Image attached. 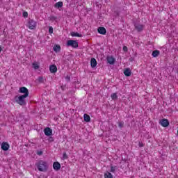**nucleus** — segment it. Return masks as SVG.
<instances>
[{"label": "nucleus", "mask_w": 178, "mask_h": 178, "mask_svg": "<svg viewBox=\"0 0 178 178\" xmlns=\"http://www.w3.org/2000/svg\"><path fill=\"white\" fill-rule=\"evenodd\" d=\"M118 166L115 165H111V170L110 172H111V173H115V170H118Z\"/></svg>", "instance_id": "nucleus-21"}, {"label": "nucleus", "mask_w": 178, "mask_h": 178, "mask_svg": "<svg viewBox=\"0 0 178 178\" xmlns=\"http://www.w3.org/2000/svg\"><path fill=\"white\" fill-rule=\"evenodd\" d=\"M51 73H56L58 72V67L55 65H51L49 67Z\"/></svg>", "instance_id": "nucleus-14"}, {"label": "nucleus", "mask_w": 178, "mask_h": 178, "mask_svg": "<svg viewBox=\"0 0 178 178\" xmlns=\"http://www.w3.org/2000/svg\"><path fill=\"white\" fill-rule=\"evenodd\" d=\"M116 60L114 58L113 56H107V62L109 63V65H115V62Z\"/></svg>", "instance_id": "nucleus-11"}, {"label": "nucleus", "mask_w": 178, "mask_h": 178, "mask_svg": "<svg viewBox=\"0 0 178 178\" xmlns=\"http://www.w3.org/2000/svg\"><path fill=\"white\" fill-rule=\"evenodd\" d=\"M111 99H113V101H116V99H118V94L112 93L111 95Z\"/></svg>", "instance_id": "nucleus-23"}, {"label": "nucleus", "mask_w": 178, "mask_h": 178, "mask_svg": "<svg viewBox=\"0 0 178 178\" xmlns=\"http://www.w3.org/2000/svg\"><path fill=\"white\" fill-rule=\"evenodd\" d=\"M22 16L23 17H29V13H27L26 11H24L23 13H22Z\"/></svg>", "instance_id": "nucleus-27"}, {"label": "nucleus", "mask_w": 178, "mask_h": 178, "mask_svg": "<svg viewBox=\"0 0 178 178\" xmlns=\"http://www.w3.org/2000/svg\"><path fill=\"white\" fill-rule=\"evenodd\" d=\"M99 34H102V35H105L106 34V29L104 27H99L97 29Z\"/></svg>", "instance_id": "nucleus-13"}, {"label": "nucleus", "mask_w": 178, "mask_h": 178, "mask_svg": "<svg viewBox=\"0 0 178 178\" xmlns=\"http://www.w3.org/2000/svg\"><path fill=\"white\" fill-rule=\"evenodd\" d=\"M53 169L58 172L60 170V163L58 161H56L53 163Z\"/></svg>", "instance_id": "nucleus-10"}, {"label": "nucleus", "mask_w": 178, "mask_h": 178, "mask_svg": "<svg viewBox=\"0 0 178 178\" xmlns=\"http://www.w3.org/2000/svg\"><path fill=\"white\" fill-rule=\"evenodd\" d=\"M33 69H35V70H37V69H40V66L37 63H33Z\"/></svg>", "instance_id": "nucleus-28"}, {"label": "nucleus", "mask_w": 178, "mask_h": 178, "mask_svg": "<svg viewBox=\"0 0 178 178\" xmlns=\"http://www.w3.org/2000/svg\"><path fill=\"white\" fill-rule=\"evenodd\" d=\"M44 133L47 137H49L52 136V129L49 127H46L44 129Z\"/></svg>", "instance_id": "nucleus-9"}, {"label": "nucleus", "mask_w": 178, "mask_h": 178, "mask_svg": "<svg viewBox=\"0 0 178 178\" xmlns=\"http://www.w3.org/2000/svg\"><path fill=\"white\" fill-rule=\"evenodd\" d=\"M36 154H37V155H38L39 156H41V155H42V154H44V152H42V150H37Z\"/></svg>", "instance_id": "nucleus-29"}, {"label": "nucleus", "mask_w": 178, "mask_h": 178, "mask_svg": "<svg viewBox=\"0 0 178 178\" xmlns=\"http://www.w3.org/2000/svg\"><path fill=\"white\" fill-rule=\"evenodd\" d=\"M48 141L49 143H54V141H55V139H54V137L49 136L48 138Z\"/></svg>", "instance_id": "nucleus-30"}, {"label": "nucleus", "mask_w": 178, "mask_h": 178, "mask_svg": "<svg viewBox=\"0 0 178 178\" xmlns=\"http://www.w3.org/2000/svg\"><path fill=\"white\" fill-rule=\"evenodd\" d=\"M54 33V28L52 26L49 27V33L52 34Z\"/></svg>", "instance_id": "nucleus-31"}, {"label": "nucleus", "mask_w": 178, "mask_h": 178, "mask_svg": "<svg viewBox=\"0 0 178 178\" xmlns=\"http://www.w3.org/2000/svg\"><path fill=\"white\" fill-rule=\"evenodd\" d=\"M55 1H56V0H54Z\"/></svg>", "instance_id": "nucleus-39"}, {"label": "nucleus", "mask_w": 178, "mask_h": 178, "mask_svg": "<svg viewBox=\"0 0 178 178\" xmlns=\"http://www.w3.org/2000/svg\"><path fill=\"white\" fill-rule=\"evenodd\" d=\"M104 177L105 178H113V175H112V173H111L110 172H106L104 174Z\"/></svg>", "instance_id": "nucleus-22"}, {"label": "nucleus", "mask_w": 178, "mask_h": 178, "mask_svg": "<svg viewBox=\"0 0 178 178\" xmlns=\"http://www.w3.org/2000/svg\"><path fill=\"white\" fill-rule=\"evenodd\" d=\"M134 27H135V30H136L138 33H141V31L144 30V25L140 24L138 23H135Z\"/></svg>", "instance_id": "nucleus-6"}, {"label": "nucleus", "mask_w": 178, "mask_h": 178, "mask_svg": "<svg viewBox=\"0 0 178 178\" xmlns=\"http://www.w3.org/2000/svg\"><path fill=\"white\" fill-rule=\"evenodd\" d=\"M28 96L24 95H19V96H15L14 97V99L17 104L19 105H21V106H24V105H26L27 102H26V99Z\"/></svg>", "instance_id": "nucleus-2"}, {"label": "nucleus", "mask_w": 178, "mask_h": 178, "mask_svg": "<svg viewBox=\"0 0 178 178\" xmlns=\"http://www.w3.org/2000/svg\"><path fill=\"white\" fill-rule=\"evenodd\" d=\"M19 92H20V94H24L22 95L25 97H29V89L24 86L19 88Z\"/></svg>", "instance_id": "nucleus-5"}, {"label": "nucleus", "mask_w": 178, "mask_h": 178, "mask_svg": "<svg viewBox=\"0 0 178 178\" xmlns=\"http://www.w3.org/2000/svg\"><path fill=\"white\" fill-rule=\"evenodd\" d=\"M122 49H123V51H124V52H127V51H128V49H127V47L126 46H124V47H122Z\"/></svg>", "instance_id": "nucleus-34"}, {"label": "nucleus", "mask_w": 178, "mask_h": 178, "mask_svg": "<svg viewBox=\"0 0 178 178\" xmlns=\"http://www.w3.org/2000/svg\"><path fill=\"white\" fill-rule=\"evenodd\" d=\"M70 34H71L72 37H80V38L83 37L82 34H80L77 32H71Z\"/></svg>", "instance_id": "nucleus-20"}, {"label": "nucleus", "mask_w": 178, "mask_h": 178, "mask_svg": "<svg viewBox=\"0 0 178 178\" xmlns=\"http://www.w3.org/2000/svg\"><path fill=\"white\" fill-rule=\"evenodd\" d=\"M97 65H98V63L97 62V60L95 59V58H92L90 60L91 67L94 69V67H97Z\"/></svg>", "instance_id": "nucleus-12"}, {"label": "nucleus", "mask_w": 178, "mask_h": 178, "mask_svg": "<svg viewBox=\"0 0 178 178\" xmlns=\"http://www.w3.org/2000/svg\"><path fill=\"white\" fill-rule=\"evenodd\" d=\"M63 1H58V2L56 3L54 5V8H56V9H60V8H63Z\"/></svg>", "instance_id": "nucleus-16"}, {"label": "nucleus", "mask_w": 178, "mask_h": 178, "mask_svg": "<svg viewBox=\"0 0 178 178\" xmlns=\"http://www.w3.org/2000/svg\"><path fill=\"white\" fill-rule=\"evenodd\" d=\"M65 81H67V83H70V76L67 75L65 76Z\"/></svg>", "instance_id": "nucleus-32"}, {"label": "nucleus", "mask_w": 178, "mask_h": 178, "mask_svg": "<svg viewBox=\"0 0 178 178\" xmlns=\"http://www.w3.org/2000/svg\"><path fill=\"white\" fill-rule=\"evenodd\" d=\"M67 47H72V48H79V42L77 40H70L67 41Z\"/></svg>", "instance_id": "nucleus-3"}, {"label": "nucleus", "mask_w": 178, "mask_h": 178, "mask_svg": "<svg viewBox=\"0 0 178 178\" xmlns=\"http://www.w3.org/2000/svg\"><path fill=\"white\" fill-rule=\"evenodd\" d=\"M83 120L86 122V123H88L91 122V117L88 115V114H84L83 115Z\"/></svg>", "instance_id": "nucleus-17"}, {"label": "nucleus", "mask_w": 178, "mask_h": 178, "mask_svg": "<svg viewBox=\"0 0 178 178\" xmlns=\"http://www.w3.org/2000/svg\"><path fill=\"white\" fill-rule=\"evenodd\" d=\"M54 52H60V46H59L58 44H56L54 46V48H53Z\"/></svg>", "instance_id": "nucleus-19"}, {"label": "nucleus", "mask_w": 178, "mask_h": 178, "mask_svg": "<svg viewBox=\"0 0 178 178\" xmlns=\"http://www.w3.org/2000/svg\"><path fill=\"white\" fill-rule=\"evenodd\" d=\"M3 50V48L2 47V46H0V54L1 52H2Z\"/></svg>", "instance_id": "nucleus-37"}, {"label": "nucleus", "mask_w": 178, "mask_h": 178, "mask_svg": "<svg viewBox=\"0 0 178 178\" xmlns=\"http://www.w3.org/2000/svg\"><path fill=\"white\" fill-rule=\"evenodd\" d=\"M124 74L127 77H130V76H131V70H130V68L125 69L124 71Z\"/></svg>", "instance_id": "nucleus-15"}, {"label": "nucleus", "mask_w": 178, "mask_h": 178, "mask_svg": "<svg viewBox=\"0 0 178 178\" xmlns=\"http://www.w3.org/2000/svg\"><path fill=\"white\" fill-rule=\"evenodd\" d=\"M58 19V17H55V16H50L49 17V19L51 21V22H55V20H56Z\"/></svg>", "instance_id": "nucleus-25"}, {"label": "nucleus", "mask_w": 178, "mask_h": 178, "mask_svg": "<svg viewBox=\"0 0 178 178\" xmlns=\"http://www.w3.org/2000/svg\"><path fill=\"white\" fill-rule=\"evenodd\" d=\"M10 147V145L8 142H3L1 145V148L3 151H8Z\"/></svg>", "instance_id": "nucleus-7"}, {"label": "nucleus", "mask_w": 178, "mask_h": 178, "mask_svg": "<svg viewBox=\"0 0 178 178\" xmlns=\"http://www.w3.org/2000/svg\"><path fill=\"white\" fill-rule=\"evenodd\" d=\"M138 147H140V148H141V147H144V144L141 142H139L138 143Z\"/></svg>", "instance_id": "nucleus-36"}, {"label": "nucleus", "mask_w": 178, "mask_h": 178, "mask_svg": "<svg viewBox=\"0 0 178 178\" xmlns=\"http://www.w3.org/2000/svg\"><path fill=\"white\" fill-rule=\"evenodd\" d=\"M118 127H120V129H123L124 127V122H123V121L119 122Z\"/></svg>", "instance_id": "nucleus-24"}, {"label": "nucleus", "mask_w": 178, "mask_h": 178, "mask_svg": "<svg viewBox=\"0 0 178 178\" xmlns=\"http://www.w3.org/2000/svg\"><path fill=\"white\" fill-rule=\"evenodd\" d=\"M160 54L161 51H159V50H154L152 51V56H153V58H157V56H159Z\"/></svg>", "instance_id": "nucleus-18"}, {"label": "nucleus", "mask_w": 178, "mask_h": 178, "mask_svg": "<svg viewBox=\"0 0 178 178\" xmlns=\"http://www.w3.org/2000/svg\"><path fill=\"white\" fill-rule=\"evenodd\" d=\"M67 158H69L67 156V154H66V152H63V158H62V159H63L65 161V159H67Z\"/></svg>", "instance_id": "nucleus-26"}, {"label": "nucleus", "mask_w": 178, "mask_h": 178, "mask_svg": "<svg viewBox=\"0 0 178 178\" xmlns=\"http://www.w3.org/2000/svg\"><path fill=\"white\" fill-rule=\"evenodd\" d=\"M35 165L37 166L39 172H47L48 168H49L48 163L42 160H40L38 163H36Z\"/></svg>", "instance_id": "nucleus-1"}, {"label": "nucleus", "mask_w": 178, "mask_h": 178, "mask_svg": "<svg viewBox=\"0 0 178 178\" xmlns=\"http://www.w3.org/2000/svg\"><path fill=\"white\" fill-rule=\"evenodd\" d=\"M38 81L39 83H42L44 81V78H42V76H39Z\"/></svg>", "instance_id": "nucleus-33"}, {"label": "nucleus", "mask_w": 178, "mask_h": 178, "mask_svg": "<svg viewBox=\"0 0 178 178\" xmlns=\"http://www.w3.org/2000/svg\"><path fill=\"white\" fill-rule=\"evenodd\" d=\"M60 88H61V90H62L63 91H65V88H66V85H62V86H60Z\"/></svg>", "instance_id": "nucleus-35"}, {"label": "nucleus", "mask_w": 178, "mask_h": 178, "mask_svg": "<svg viewBox=\"0 0 178 178\" xmlns=\"http://www.w3.org/2000/svg\"><path fill=\"white\" fill-rule=\"evenodd\" d=\"M2 86V81H0V87Z\"/></svg>", "instance_id": "nucleus-38"}, {"label": "nucleus", "mask_w": 178, "mask_h": 178, "mask_svg": "<svg viewBox=\"0 0 178 178\" xmlns=\"http://www.w3.org/2000/svg\"><path fill=\"white\" fill-rule=\"evenodd\" d=\"M37 26V22L33 19H29L28 22V27L29 30H34L35 27Z\"/></svg>", "instance_id": "nucleus-4"}, {"label": "nucleus", "mask_w": 178, "mask_h": 178, "mask_svg": "<svg viewBox=\"0 0 178 178\" xmlns=\"http://www.w3.org/2000/svg\"><path fill=\"white\" fill-rule=\"evenodd\" d=\"M159 123L163 127H168L169 126V120L168 119L163 118L160 120Z\"/></svg>", "instance_id": "nucleus-8"}]
</instances>
